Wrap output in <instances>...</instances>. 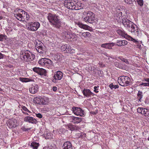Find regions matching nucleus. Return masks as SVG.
Wrapping results in <instances>:
<instances>
[{
	"instance_id": "nucleus-43",
	"label": "nucleus",
	"mask_w": 149,
	"mask_h": 149,
	"mask_svg": "<svg viewBox=\"0 0 149 149\" xmlns=\"http://www.w3.org/2000/svg\"><path fill=\"white\" fill-rule=\"evenodd\" d=\"M119 13H118V14H116V16H117L118 17H119V19H120V18H122V13L121 12L119 11Z\"/></svg>"
},
{
	"instance_id": "nucleus-2",
	"label": "nucleus",
	"mask_w": 149,
	"mask_h": 149,
	"mask_svg": "<svg viewBox=\"0 0 149 149\" xmlns=\"http://www.w3.org/2000/svg\"><path fill=\"white\" fill-rule=\"evenodd\" d=\"M118 81L120 85L125 86L130 84L131 80L130 77L127 76H121L119 77Z\"/></svg>"
},
{
	"instance_id": "nucleus-48",
	"label": "nucleus",
	"mask_w": 149,
	"mask_h": 149,
	"mask_svg": "<svg viewBox=\"0 0 149 149\" xmlns=\"http://www.w3.org/2000/svg\"><path fill=\"white\" fill-rule=\"evenodd\" d=\"M36 116L40 118H42V114L40 113H38L37 114L36 113Z\"/></svg>"
},
{
	"instance_id": "nucleus-7",
	"label": "nucleus",
	"mask_w": 149,
	"mask_h": 149,
	"mask_svg": "<svg viewBox=\"0 0 149 149\" xmlns=\"http://www.w3.org/2000/svg\"><path fill=\"white\" fill-rule=\"evenodd\" d=\"M34 72L37 73L38 74L42 77H45L47 75V72L46 70L42 68L35 67L33 69Z\"/></svg>"
},
{
	"instance_id": "nucleus-38",
	"label": "nucleus",
	"mask_w": 149,
	"mask_h": 149,
	"mask_svg": "<svg viewBox=\"0 0 149 149\" xmlns=\"http://www.w3.org/2000/svg\"><path fill=\"white\" fill-rule=\"evenodd\" d=\"M44 47H43L40 48H38V49H36L38 52L40 54L43 53V51L44 50Z\"/></svg>"
},
{
	"instance_id": "nucleus-35",
	"label": "nucleus",
	"mask_w": 149,
	"mask_h": 149,
	"mask_svg": "<svg viewBox=\"0 0 149 149\" xmlns=\"http://www.w3.org/2000/svg\"><path fill=\"white\" fill-rule=\"evenodd\" d=\"M109 87L111 89L113 90L119 88V86L118 85H114L112 83L109 85Z\"/></svg>"
},
{
	"instance_id": "nucleus-9",
	"label": "nucleus",
	"mask_w": 149,
	"mask_h": 149,
	"mask_svg": "<svg viewBox=\"0 0 149 149\" xmlns=\"http://www.w3.org/2000/svg\"><path fill=\"white\" fill-rule=\"evenodd\" d=\"M76 1L73 0H66L64 2L65 6L68 9L73 10Z\"/></svg>"
},
{
	"instance_id": "nucleus-53",
	"label": "nucleus",
	"mask_w": 149,
	"mask_h": 149,
	"mask_svg": "<svg viewBox=\"0 0 149 149\" xmlns=\"http://www.w3.org/2000/svg\"><path fill=\"white\" fill-rule=\"evenodd\" d=\"M118 58L123 61H124L125 59V58H123L122 56H120Z\"/></svg>"
},
{
	"instance_id": "nucleus-10",
	"label": "nucleus",
	"mask_w": 149,
	"mask_h": 149,
	"mask_svg": "<svg viewBox=\"0 0 149 149\" xmlns=\"http://www.w3.org/2000/svg\"><path fill=\"white\" fill-rule=\"evenodd\" d=\"M131 28V29H130V31L138 37L141 36V33L140 29L136 24H134L133 27Z\"/></svg>"
},
{
	"instance_id": "nucleus-34",
	"label": "nucleus",
	"mask_w": 149,
	"mask_h": 149,
	"mask_svg": "<svg viewBox=\"0 0 149 149\" xmlns=\"http://www.w3.org/2000/svg\"><path fill=\"white\" fill-rule=\"evenodd\" d=\"M20 80L22 82H27L30 81H32L33 79L27 78H20Z\"/></svg>"
},
{
	"instance_id": "nucleus-37",
	"label": "nucleus",
	"mask_w": 149,
	"mask_h": 149,
	"mask_svg": "<svg viewBox=\"0 0 149 149\" xmlns=\"http://www.w3.org/2000/svg\"><path fill=\"white\" fill-rule=\"evenodd\" d=\"M127 39L129 40H131L133 42H138L136 39L133 38H132L131 36H128V37H127Z\"/></svg>"
},
{
	"instance_id": "nucleus-18",
	"label": "nucleus",
	"mask_w": 149,
	"mask_h": 149,
	"mask_svg": "<svg viewBox=\"0 0 149 149\" xmlns=\"http://www.w3.org/2000/svg\"><path fill=\"white\" fill-rule=\"evenodd\" d=\"M117 33L120 36L122 37L127 39L128 35L123 29H118L117 30Z\"/></svg>"
},
{
	"instance_id": "nucleus-6",
	"label": "nucleus",
	"mask_w": 149,
	"mask_h": 149,
	"mask_svg": "<svg viewBox=\"0 0 149 149\" xmlns=\"http://www.w3.org/2000/svg\"><path fill=\"white\" fill-rule=\"evenodd\" d=\"M24 60L26 61H31L34 60L35 58L34 54L30 52H25L22 54Z\"/></svg>"
},
{
	"instance_id": "nucleus-36",
	"label": "nucleus",
	"mask_w": 149,
	"mask_h": 149,
	"mask_svg": "<svg viewBox=\"0 0 149 149\" xmlns=\"http://www.w3.org/2000/svg\"><path fill=\"white\" fill-rule=\"evenodd\" d=\"M7 37L5 35H0V41H3L4 39L6 40Z\"/></svg>"
},
{
	"instance_id": "nucleus-47",
	"label": "nucleus",
	"mask_w": 149,
	"mask_h": 149,
	"mask_svg": "<svg viewBox=\"0 0 149 149\" xmlns=\"http://www.w3.org/2000/svg\"><path fill=\"white\" fill-rule=\"evenodd\" d=\"M72 35L71 34H70V33H69V34L67 36L66 38L68 39H71L72 38Z\"/></svg>"
},
{
	"instance_id": "nucleus-11",
	"label": "nucleus",
	"mask_w": 149,
	"mask_h": 149,
	"mask_svg": "<svg viewBox=\"0 0 149 149\" xmlns=\"http://www.w3.org/2000/svg\"><path fill=\"white\" fill-rule=\"evenodd\" d=\"M72 109L73 112L77 116L79 115L80 116H83L85 114L84 111L80 108L74 107Z\"/></svg>"
},
{
	"instance_id": "nucleus-32",
	"label": "nucleus",
	"mask_w": 149,
	"mask_h": 149,
	"mask_svg": "<svg viewBox=\"0 0 149 149\" xmlns=\"http://www.w3.org/2000/svg\"><path fill=\"white\" fill-rule=\"evenodd\" d=\"M114 65L116 67L118 68L123 69L124 68V67L122 65V64L118 62H115Z\"/></svg>"
},
{
	"instance_id": "nucleus-45",
	"label": "nucleus",
	"mask_w": 149,
	"mask_h": 149,
	"mask_svg": "<svg viewBox=\"0 0 149 149\" xmlns=\"http://www.w3.org/2000/svg\"><path fill=\"white\" fill-rule=\"evenodd\" d=\"M140 86H148V84L147 83H141L139 85Z\"/></svg>"
},
{
	"instance_id": "nucleus-56",
	"label": "nucleus",
	"mask_w": 149,
	"mask_h": 149,
	"mask_svg": "<svg viewBox=\"0 0 149 149\" xmlns=\"http://www.w3.org/2000/svg\"><path fill=\"white\" fill-rule=\"evenodd\" d=\"M83 32H81L79 33V35L80 36H83Z\"/></svg>"
},
{
	"instance_id": "nucleus-31",
	"label": "nucleus",
	"mask_w": 149,
	"mask_h": 149,
	"mask_svg": "<svg viewBox=\"0 0 149 149\" xmlns=\"http://www.w3.org/2000/svg\"><path fill=\"white\" fill-rule=\"evenodd\" d=\"M39 146V144L38 143L33 142L31 143L30 146L33 149H37Z\"/></svg>"
},
{
	"instance_id": "nucleus-54",
	"label": "nucleus",
	"mask_w": 149,
	"mask_h": 149,
	"mask_svg": "<svg viewBox=\"0 0 149 149\" xmlns=\"http://www.w3.org/2000/svg\"><path fill=\"white\" fill-rule=\"evenodd\" d=\"M124 62H125L127 64H129V62L128 61V60L127 59H125V60L123 61Z\"/></svg>"
},
{
	"instance_id": "nucleus-62",
	"label": "nucleus",
	"mask_w": 149,
	"mask_h": 149,
	"mask_svg": "<svg viewBox=\"0 0 149 149\" xmlns=\"http://www.w3.org/2000/svg\"><path fill=\"white\" fill-rule=\"evenodd\" d=\"M2 91V89L0 88V91Z\"/></svg>"
},
{
	"instance_id": "nucleus-42",
	"label": "nucleus",
	"mask_w": 149,
	"mask_h": 149,
	"mask_svg": "<svg viewBox=\"0 0 149 149\" xmlns=\"http://www.w3.org/2000/svg\"><path fill=\"white\" fill-rule=\"evenodd\" d=\"M143 81H145L148 82V86L149 87V78H146L144 79Z\"/></svg>"
},
{
	"instance_id": "nucleus-41",
	"label": "nucleus",
	"mask_w": 149,
	"mask_h": 149,
	"mask_svg": "<svg viewBox=\"0 0 149 149\" xmlns=\"http://www.w3.org/2000/svg\"><path fill=\"white\" fill-rule=\"evenodd\" d=\"M143 108L142 107H139L137 109L138 112L142 114Z\"/></svg>"
},
{
	"instance_id": "nucleus-29",
	"label": "nucleus",
	"mask_w": 149,
	"mask_h": 149,
	"mask_svg": "<svg viewBox=\"0 0 149 149\" xmlns=\"http://www.w3.org/2000/svg\"><path fill=\"white\" fill-rule=\"evenodd\" d=\"M78 25L80 27L86 30H88L90 28L88 25L83 24L80 22H78Z\"/></svg>"
},
{
	"instance_id": "nucleus-50",
	"label": "nucleus",
	"mask_w": 149,
	"mask_h": 149,
	"mask_svg": "<svg viewBox=\"0 0 149 149\" xmlns=\"http://www.w3.org/2000/svg\"><path fill=\"white\" fill-rule=\"evenodd\" d=\"M69 33L67 31H64V32H63V36H64L65 38H66L67 36L69 34Z\"/></svg>"
},
{
	"instance_id": "nucleus-61",
	"label": "nucleus",
	"mask_w": 149,
	"mask_h": 149,
	"mask_svg": "<svg viewBox=\"0 0 149 149\" xmlns=\"http://www.w3.org/2000/svg\"><path fill=\"white\" fill-rule=\"evenodd\" d=\"M6 7V6H5L4 5H3V8H5Z\"/></svg>"
},
{
	"instance_id": "nucleus-27",
	"label": "nucleus",
	"mask_w": 149,
	"mask_h": 149,
	"mask_svg": "<svg viewBox=\"0 0 149 149\" xmlns=\"http://www.w3.org/2000/svg\"><path fill=\"white\" fill-rule=\"evenodd\" d=\"M63 55L60 53L55 54L54 56V58L56 61H60Z\"/></svg>"
},
{
	"instance_id": "nucleus-13",
	"label": "nucleus",
	"mask_w": 149,
	"mask_h": 149,
	"mask_svg": "<svg viewBox=\"0 0 149 149\" xmlns=\"http://www.w3.org/2000/svg\"><path fill=\"white\" fill-rule=\"evenodd\" d=\"M24 121L32 124H36L38 121L36 119L30 116H27L24 118Z\"/></svg>"
},
{
	"instance_id": "nucleus-52",
	"label": "nucleus",
	"mask_w": 149,
	"mask_h": 149,
	"mask_svg": "<svg viewBox=\"0 0 149 149\" xmlns=\"http://www.w3.org/2000/svg\"><path fill=\"white\" fill-rule=\"evenodd\" d=\"M57 87L56 86H54L52 88V89L53 91L56 92L57 90Z\"/></svg>"
},
{
	"instance_id": "nucleus-8",
	"label": "nucleus",
	"mask_w": 149,
	"mask_h": 149,
	"mask_svg": "<svg viewBox=\"0 0 149 149\" xmlns=\"http://www.w3.org/2000/svg\"><path fill=\"white\" fill-rule=\"evenodd\" d=\"M63 77V72L60 71H57L54 73L53 76L54 79L52 81L53 82L56 83L58 80H61Z\"/></svg>"
},
{
	"instance_id": "nucleus-44",
	"label": "nucleus",
	"mask_w": 149,
	"mask_h": 149,
	"mask_svg": "<svg viewBox=\"0 0 149 149\" xmlns=\"http://www.w3.org/2000/svg\"><path fill=\"white\" fill-rule=\"evenodd\" d=\"M131 24V25H129L127 27V29H128V30L129 31L130 29H131V27H133L134 24L132 22V24Z\"/></svg>"
},
{
	"instance_id": "nucleus-24",
	"label": "nucleus",
	"mask_w": 149,
	"mask_h": 149,
	"mask_svg": "<svg viewBox=\"0 0 149 149\" xmlns=\"http://www.w3.org/2000/svg\"><path fill=\"white\" fill-rule=\"evenodd\" d=\"M116 45L119 46H124L127 44V42L125 40H118Z\"/></svg>"
},
{
	"instance_id": "nucleus-59",
	"label": "nucleus",
	"mask_w": 149,
	"mask_h": 149,
	"mask_svg": "<svg viewBox=\"0 0 149 149\" xmlns=\"http://www.w3.org/2000/svg\"><path fill=\"white\" fill-rule=\"evenodd\" d=\"M22 113H23L24 114L26 115H29V114L27 112H25L24 111H22Z\"/></svg>"
},
{
	"instance_id": "nucleus-22",
	"label": "nucleus",
	"mask_w": 149,
	"mask_h": 149,
	"mask_svg": "<svg viewBox=\"0 0 149 149\" xmlns=\"http://www.w3.org/2000/svg\"><path fill=\"white\" fill-rule=\"evenodd\" d=\"M63 149H72V144L70 141L65 142L63 146Z\"/></svg>"
},
{
	"instance_id": "nucleus-30",
	"label": "nucleus",
	"mask_w": 149,
	"mask_h": 149,
	"mask_svg": "<svg viewBox=\"0 0 149 149\" xmlns=\"http://www.w3.org/2000/svg\"><path fill=\"white\" fill-rule=\"evenodd\" d=\"M143 93L142 91H139L137 94V98L138 99L139 101L141 102L143 97Z\"/></svg>"
},
{
	"instance_id": "nucleus-40",
	"label": "nucleus",
	"mask_w": 149,
	"mask_h": 149,
	"mask_svg": "<svg viewBox=\"0 0 149 149\" xmlns=\"http://www.w3.org/2000/svg\"><path fill=\"white\" fill-rule=\"evenodd\" d=\"M21 108L23 110L25 111L29 112L30 113L31 112L27 109V108L24 106H22L21 107Z\"/></svg>"
},
{
	"instance_id": "nucleus-57",
	"label": "nucleus",
	"mask_w": 149,
	"mask_h": 149,
	"mask_svg": "<svg viewBox=\"0 0 149 149\" xmlns=\"http://www.w3.org/2000/svg\"><path fill=\"white\" fill-rule=\"evenodd\" d=\"M44 137L45 138V139H48L49 138L48 137H47V134H44Z\"/></svg>"
},
{
	"instance_id": "nucleus-58",
	"label": "nucleus",
	"mask_w": 149,
	"mask_h": 149,
	"mask_svg": "<svg viewBox=\"0 0 149 149\" xmlns=\"http://www.w3.org/2000/svg\"><path fill=\"white\" fill-rule=\"evenodd\" d=\"M24 130L25 131H28L29 130H30V129H31V128H24Z\"/></svg>"
},
{
	"instance_id": "nucleus-20",
	"label": "nucleus",
	"mask_w": 149,
	"mask_h": 149,
	"mask_svg": "<svg viewBox=\"0 0 149 149\" xmlns=\"http://www.w3.org/2000/svg\"><path fill=\"white\" fill-rule=\"evenodd\" d=\"M115 45V43L113 42H109L102 44L101 47L106 49H112V47Z\"/></svg>"
},
{
	"instance_id": "nucleus-46",
	"label": "nucleus",
	"mask_w": 149,
	"mask_h": 149,
	"mask_svg": "<svg viewBox=\"0 0 149 149\" xmlns=\"http://www.w3.org/2000/svg\"><path fill=\"white\" fill-rule=\"evenodd\" d=\"M125 2L128 4H130L132 3V0H124Z\"/></svg>"
},
{
	"instance_id": "nucleus-14",
	"label": "nucleus",
	"mask_w": 149,
	"mask_h": 149,
	"mask_svg": "<svg viewBox=\"0 0 149 149\" xmlns=\"http://www.w3.org/2000/svg\"><path fill=\"white\" fill-rule=\"evenodd\" d=\"M19 12L20 13H23V16L22 17V21L26 22L29 19L30 17L29 15L27 14L26 12H25L22 10L19 9Z\"/></svg>"
},
{
	"instance_id": "nucleus-23",
	"label": "nucleus",
	"mask_w": 149,
	"mask_h": 149,
	"mask_svg": "<svg viewBox=\"0 0 149 149\" xmlns=\"http://www.w3.org/2000/svg\"><path fill=\"white\" fill-rule=\"evenodd\" d=\"M122 22L124 26L126 28L129 25H131V24H132V22L127 19H123Z\"/></svg>"
},
{
	"instance_id": "nucleus-63",
	"label": "nucleus",
	"mask_w": 149,
	"mask_h": 149,
	"mask_svg": "<svg viewBox=\"0 0 149 149\" xmlns=\"http://www.w3.org/2000/svg\"><path fill=\"white\" fill-rule=\"evenodd\" d=\"M148 141H149V137L148 138Z\"/></svg>"
},
{
	"instance_id": "nucleus-4",
	"label": "nucleus",
	"mask_w": 149,
	"mask_h": 149,
	"mask_svg": "<svg viewBox=\"0 0 149 149\" xmlns=\"http://www.w3.org/2000/svg\"><path fill=\"white\" fill-rule=\"evenodd\" d=\"M39 64L42 66L47 67L48 68L53 65V62L50 59L43 58L41 59L39 61Z\"/></svg>"
},
{
	"instance_id": "nucleus-12",
	"label": "nucleus",
	"mask_w": 149,
	"mask_h": 149,
	"mask_svg": "<svg viewBox=\"0 0 149 149\" xmlns=\"http://www.w3.org/2000/svg\"><path fill=\"white\" fill-rule=\"evenodd\" d=\"M84 95L87 97H91V96H93L94 94L92 93L88 89L84 88L82 91Z\"/></svg>"
},
{
	"instance_id": "nucleus-19",
	"label": "nucleus",
	"mask_w": 149,
	"mask_h": 149,
	"mask_svg": "<svg viewBox=\"0 0 149 149\" xmlns=\"http://www.w3.org/2000/svg\"><path fill=\"white\" fill-rule=\"evenodd\" d=\"M61 50L65 52L70 53L71 51V47L69 45H62L61 47Z\"/></svg>"
},
{
	"instance_id": "nucleus-1",
	"label": "nucleus",
	"mask_w": 149,
	"mask_h": 149,
	"mask_svg": "<svg viewBox=\"0 0 149 149\" xmlns=\"http://www.w3.org/2000/svg\"><path fill=\"white\" fill-rule=\"evenodd\" d=\"M47 18L51 25L57 28H60L61 23L58 16L55 14L49 13L48 15Z\"/></svg>"
},
{
	"instance_id": "nucleus-16",
	"label": "nucleus",
	"mask_w": 149,
	"mask_h": 149,
	"mask_svg": "<svg viewBox=\"0 0 149 149\" xmlns=\"http://www.w3.org/2000/svg\"><path fill=\"white\" fill-rule=\"evenodd\" d=\"M69 120L71 122H72L74 123H78L81 121V118L72 116L70 117Z\"/></svg>"
},
{
	"instance_id": "nucleus-39",
	"label": "nucleus",
	"mask_w": 149,
	"mask_h": 149,
	"mask_svg": "<svg viewBox=\"0 0 149 149\" xmlns=\"http://www.w3.org/2000/svg\"><path fill=\"white\" fill-rule=\"evenodd\" d=\"M90 35V33L88 32H83V37L85 38L89 37Z\"/></svg>"
},
{
	"instance_id": "nucleus-28",
	"label": "nucleus",
	"mask_w": 149,
	"mask_h": 149,
	"mask_svg": "<svg viewBox=\"0 0 149 149\" xmlns=\"http://www.w3.org/2000/svg\"><path fill=\"white\" fill-rule=\"evenodd\" d=\"M82 5V4L76 2V3L74 5V9H75V10L81 9L83 7Z\"/></svg>"
},
{
	"instance_id": "nucleus-33",
	"label": "nucleus",
	"mask_w": 149,
	"mask_h": 149,
	"mask_svg": "<svg viewBox=\"0 0 149 149\" xmlns=\"http://www.w3.org/2000/svg\"><path fill=\"white\" fill-rule=\"evenodd\" d=\"M142 114H143L145 116H149V110L145 108H143Z\"/></svg>"
},
{
	"instance_id": "nucleus-51",
	"label": "nucleus",
	"mask_w": 149,
	"mask_h": 149,
	"mask_svg": "<svg viewBox=\"0 0 149 149\" xmlns=\"http://www.w3.org/2000/svg\"><path fill=\"white\" fill-rule=\"evenodd\" d=\"M98 64L100 67H104L105 66V65L102 62H99Z\"/></svg>"
},
{
	"instance_id": "nucleus-3",
	"label": "nucleus",
	"mask_w": 149,
	"mask_h": 149,
	"mask_svg": "<svg viewBox=\"0 0 149 149\" xmlns=\"http://www.w3.org/2000/svg\"><path fill=\"white\" fill-rule=\"evenodd\" d=\"M95 14L91 11L86 13V17L84 18V20L86 22L93 23L94 22L95 18Z\"/></svg>"
},
{
	"instance_id": "nucleus-17",
	"label": "nucleus",
	"mask_w": 149,
	"mask_h": 149,
	"mask_svg": "<svg viewBox=\"0 0 149 149\" xmlns=\"http://www.w3.org/2000/svg\"><path fill=\"white\" fill-rule=\"evenodd\" d=\"M33 100L34 103L39 104H43L45 103L44 99L41 97H35Z\"/></svg>"
},
{
	"instance_id": "nucleus-55",
	"label": "nucleus",
	"mask_w": 149,
	"mask_h": 149,
	"mask_svg": "<svg viewBox=\"0 0 149 149\" xmlns=\"http://www.w3.org/2000/svg\"><path fill=\"white\" fill-rule=\"evenodd\" d=\"M4 55L0 52V59L3 58Z\"/></svg>"
},
{
	"instance_id": "nucleus-26",
	"label": "nucleus",
	"mask_w": 149,
	"mask_h": 149,
	"mask_svg": "<svg viewBox=\"0 0 149 149\" xmlns=\"http://www.w3.org/2000/svg\"><path fill=\"white\" fill-rule=\"evenodd\" d=\"M19 12L18 13H16L14 14V16L16 17L17 19L18 20L22 21V17L23 16V13H22V14H21L19 13L20 12L19 11Z\"/></svg>"
},
{
	"instance_id": "nucleus-5",
	"label": "nucleus",
	"mask_w": 149,
	"mask_h": 149,
	"mask_svg": "<svg viewBox=\"0 0 149 149\" xmlns=\"http://www.w3.org/2000/svg\"><path fill=\"white\" fill-rule=\"evenodd\" d=\"M40 26L39 22H32L28 23L26 25L27 29L30 31H35L38 30Z\"/></svg>"
},
{
	"instance_id": "nucleus-15",
	"label": "nucleus",
	"mask_w": 149,
	"mask_h": 149,
	"mask_svg": "<svg viewBox=\"0 0 149 149\" xmlns=\"http://www.w3.org/2000/svg\"><path fill=\"white\" fill-rule=\"evenodd\" d=\"M17 121L16 119H13L12 120H10L8 122L7 125L10 128H15L17 125Z\"/></svg>"
},
{
	"instance_id": "nucleus-49",
	"label": "nucleus",
	"mask_w": 149,
	"mask_h": 149,
	"mask_svg": "<svg viewBox=\"0 0 149 149\" xmlns=\"http://www.w3.org/2000/svg\"><path fill=\"white\" fill-rule=\"evenodd\" d=\"M98 86H95L94 87V91L96 93H97L98 92V91L97 90H98Z\"/></svg>"
},
{
	"instance_id": "nucleus-25",
	"label": "nucleus",
	"mask_w": 149,
	"mask_h": 149,
	"mask_svg": "<svg viewBox=\"0 0 149 149\" xmlns=\"http://www.w3.org/2000/svg\"><path fill=\"white\" fill-rule=\"evenodd\" d=\"M35 44H36L35 46L36 49L43 47V44L41 41L38 40H36Z\"/></svg>"
},
{
	"instance_id": "nucleus-21",
	"label": "nucleus",
	"mask_w": 149,
	"mask_h": 149,
	"mask_svg": "<svg viewBox=\"0 0 149 149\" xmlns=\"http://www.w3.org/2000/svg\"><path fill=\"white\" fill-rule=\"evenodd\" d=\"M38 86L37 85H32L29 88L30 92L33 94L36 93L38 91Z\"/></svg>"
},
{
	"instance_id": "nucleus-60",
	"label": "nucleus",
	"mask_w": 149,
	"mask_h": 149,
	"mask_svg": "<svg viewBox=\"0 0 149 149\" xmlns=\"http://www.w3.org/2000/svg\"><path fill=\"white\" fill-rule=\"evenodd\" d=\"M3 17L2 16H0V20H1L3 19Z\"/></svg>"
}]
</instances>
